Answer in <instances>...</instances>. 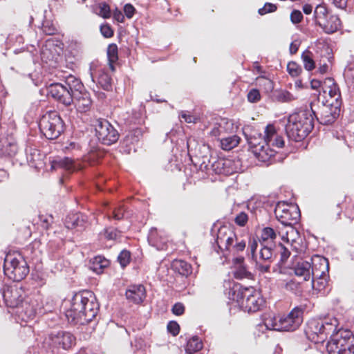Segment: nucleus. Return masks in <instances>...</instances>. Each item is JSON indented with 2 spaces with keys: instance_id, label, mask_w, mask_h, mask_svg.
Listing matches in <instances>:
<instances>
[{
  "instance_id": "49530a36",
  "label": "nucleus",
  "mask_w": 354,
  "mask_h": 354,
  "mask_svg": "<svg viewBox=\"0 0 354 354\" xmlns=\"http://www.w3.org/2000/svg\"><path fill=\"white\" fill-rule=\"evenodd\" d=\"M131 254L127 250H122L118 255V260L122 267H125L130 261Z\"/></svg>"
},
{
  "instance_id": "5701e85b",
  "label": "nucleus",
  "mask_w": 354,
  "mask_h": 354,
  "mask_svg": "<svg viewBox=\"0 0 354 354\" xmlns=\"http://www.w3.org/2000/svg\"><path fill=\"white\" fill-rule=\"evenodd\" d=\"M275 151L270 148V145L268 144H263L260 147L253 149V153L256 158L261 162L270 164V161L272 162L274 160Z\"/></svg>"
},
{
  "instance_id": "2eb2a0df",
  "label": "nucleus",
  "mask_w": 354,
  "mask_h": 354,
  "mask_svg": "<svg viewBox=\"0 0 354 354\" xmlns=\"http://www.w3.org/2000/svg\"><path fill=\"white\" fill-rule=\"evenodd\" d=\"M62 43L53 38L47 39L41 49V59L50 67H55L61 58Z\"/></svg>"
},
{
  "instance_id": "f704fd0d",
  "label": "nucleus",
  "mask_w": 354,
  "mask_h": 354,
  "mask_svg": "<svg viewBox=\"0 0 354 354\" xmlns=\"http://www.w3.org/2000/svg\"><path fill=\"white\" fill-rule=\"evenodd\" d=\"M301 59L304 68L307 71H312L315 67V62L312 57V53L308 50H305L301 55Z\"/></svg>"
},
{
  "instance_id": "393cba45",
  "label": "nucleus",
  "mask_w": 354,
  "mask_h": 354,
  "mask_svg": "<svg viewBox=\"0 0 354 354\" xmlns=\"http://www.w3.org/2000/svg\"><path fill=\"white\" fill-rule=\"evenodd\" d=\"M230 160H225L223 159H218L214 161L211 165L205 164L203 162L201 165V169H205L207 172L212 170L215 174H227L229 171L226 170L225 167L230 165Z\"/></svg>"
},
{
  "instance_id": "bb28decb",
  "label": "nucleus",
  "mask_w": 354,
  "mask_h": 354,
  "mask_svg": "<svg viewBox=\"0 0 354 354\" xmlns=\"http://www.w3.org/2000/svg\"><path fill=\"white\" fill-rule=\"evenodd\" d=\"M328 271H329V263L328 262V269L326 271L322 273L320 277H316L313 275L311 279L312 287L314 290L318 292H324L326 286L328 285Z\"/></svg>"
},
{
  "instance_id": "f03ea898",
  "label": "nucleus",
  "mask_w": 354,
  "mask_h": 354,
  "mask_svg": "<svg viewBox=\"0 0 354 354\" xmlns=\"http://www.w3.org/2000/svg\"><path fill=\"white\" fill-rule=\"evenodd\" d=\"M99 304L91 292L86 291L75 294L70 308L66 311L68 322L84 325L91 322L97 315Z\"/></svg>"
},
{
  "instance_id": "0e129e2a",
  "label": "nucleus",
  "mask_w": 354,
  "mask_h": 354,
  "mask_svg": "<svg viewBox=\"0 0 354 354\" xmlns=\"http://www.w3.org/2000/svg\"><path fill=\"white\" fill-rule=\"evenodd\" d=\"M303 19L302 13L299 10H293L290 14V20L293 24L301 22Z\"/></svg>"
},
{
  "instance_id": "2f4dec72",
  "label": "nucleus",
  "mask_w": 354,
  "mask_h": 354,
  "mask_svg": "<svg viewBox=\"0 0 354 354\" xmlns=\"http://www.w3.org/2000/svg\"><path fill=\"white\" fill-rule=\"evenodd\" d=\"M174 267L183 276H188L192 272V266L189 263L183 260H176L174 263Z\"/></svg>"
},
{
  "instance_id": "ea45409f",
  "label": "nucleus",
  "mask_w": 354,
  "mask_h": 354,
  "mask_svg": "<svg viewBox=\"0 0 354 354\" xmlns=\"http://www.w3.org/2000/svg\"><path fill=\"white\" fill-rule=\"evenodd\" d=\"M275 99L280 102H290L297 97L287 91H279L275 93Z\"/></svg>"
},
{
  "instance_id": "a19ab883",
  "label": "nucleus",
  "mask_w": 354,
  "mask_h": 354,
  "mask_svg": "<svg viewBox=\"0 0 354 354\" xmlns=\"http://www.w3.org/2000/svg\"><path fill=\"white\" fill-rule=\"evenodd\" d=\"M249 220L248 214L245 211L239 212L234 217V223L239 227H244L247 225Z\"/></svg>"
},
{
  "instance_id": "4be33fe9",
  "label": "nucleus",
  "mask_w": 354,
  "mask_h": 354,
  "mask_svg": "<svg viewBox=\"0 0 354 354\" xmlns=\"http://www.w3.org/2000/svg\"><path fill=\"white\" fill-rule=\"evenodd\" d=\"M125 295L129 301L138 304L145 299L146 290L142 285H132L126 290Z\"/></svg>"
},
{
  "instance_id": "aec40b11",
  "label": "nucleus",
  "mask_w": 354,
  "mask_h": 354,
  "mask_svg": "<svg viewBox=\"0 0 354 354\" xmlns=\"http://www.w3.org/2000/svg\"><path fill=\"white\" fill-rule=\"evenodd\" d=\"M264 133L263 143L277 148H281L283 147L284 140L283 137L277 134L275 128L273 125H268L265 129Z\"/></svg>"
},
{
  "instance_id": "a211bd4d",
  "label": "nucleus",
  "mask_w": 354,
  "mask_h": 354,
  "mask_svg": "<svg viewBox=\"0 0 354 354\" xmlns=\"http://www.w3.org/2000/svg\"><path fill=\"white\" fill-rule=\"evenodd\" d=\"M325 90L324 93L328 91V98L325 100L326 102L334 103L338 102L339 105L342 106V100L339 87L335 82L333 78L328 77L324 80V82Z\"/></svg>"
},
{
  "instance_id": "72a5a7b5",
  "label": "nucleus",
  "mask_w": 354,
  "mask_h": 354,
  "mask_svg": "<svg viewBox=\"0 0 354 354\" xmlns=\"http://www.w3.org/2000/svg\"><path fill=\"white\" fill-rule=\"evenodd\" d=\"M120 235V232L113 227H109L105 228L102 232L100 233L101 239H105L109 241L115 240Z\"/></svg>"
},
{
  "instance_id": "dca6fc26",
  "label": "nucleus",
  "mask_w": 354,
  "mask_h": 354,
  "mask_svg": "<svg viewBox=\"0 0 354 354\" xmlns=\"http://www.w3.org/2000/svg\"><path fill=\"white\" fill-rule=\"evenodd\" d=\"M304 308L301 306L295 307L285 317H280L281 330H295L303 322Z\"/></svg>"
},
{
  "instance_id": "a18cd8bd",
  "label": "nucleus",
  "mask_w": 354,
  "mask_h": 354,
  "mask_svg": "<svg viewBox=\"0 0 354 354\" xmlns=\"http://www.w3.org/2000/svg\"><path fill=\"white\" fill-rule=\"evenodd\" d=\"M99 12L97 14L104 19L111 17V10L109 6L106 3H101L98 6Z\"/></svg>"
},
{
  "instance_id": "052dcab7",
  "label": "nucleus",
  "mask_w": 354,
  "mask_h": 354,
  "mask_svg": "<svg viewBox=\"0 0 354 354\" xmlns=\"http://www.w3.org/2000/svg\"><path fill=\"white\" fill-rule=\"evenodd\" d=\"M168 331L174 336H176L180 331V326L176 322L171 321L167 324Z\"/></svg>"
},
{
  "instance_id": "0eeeda50",
  "label": "nucleus",
  "mask_w": 354,
  "mask_h": 354,
  "mask_svg": "<svg viewBox=\"0 0 354 354\" xmlns=\"http://www.w3.org/2000/svg\"><path fill=\"white\" fill-rule=\"evenodd\" d=\"M4 274L15 281H21L28 274L29 266L25 255L19 252L6 254L3 263Z\"/></svg>"
},
{
  "instance_id": "4468645a",
  "label": "nucleus",
  "mask_w": 354,
  "mask_h": 354,
  "mask_svg": "<svg viewBox=\"0 0 354 354\" xmlns=\"http://www.w3.org/2000/svg\"><path fill=\"white\" fill-rule=\"evenodd\" d=\"M2 296L6 305L10 308H17V313L22 312L19 310L21 304L22 305L21 308H24V305H27V303L23 302L25 291L20 283L4 286L2 290Z\"/></svg>"
},
{
  "instance_id": "6e6d98bb",
  "label": "nucleus",
  "mask_w": 354,
  "mask_h": 354,
  "mask_svg": "<svg viewBox=\"0 0 354 354\" xmlns=\"http://www.w3.org/2000/svg\"><path fill=\"white\" fill-rule=\"evenodd\" d=\"M277 10L276 5L271 3H265L264 6L259 8L258 12L261 15H264L267 13L273 12Z\"/></svg>"
},
{
  "instance_id": "774afa93",
  "label": "nucleus",
  "mask_w": 354,
  "mask_h": 354,
  "mask_svg": "<svg viewBox=\"0 0 354 354\" xmlns=\"http://www.w3.org/2000/svg\"><path fill=\"white\" fill-rule=\"evenodd\" d=\"M257 247H258V242H257V241L254 238L251 239L250 240V241H249L248 248L250 250V252H251V254H252V257H254V253H255V252H256V250L257 249Z\"/></svg>"
},
{
  "instance_id": "b1692460",
  "label": "nucleus",
  "mask_w": 354,
  "mask_h": 354,
  "mask_svg": "<svg viewBox=\"0 0 354 354\" xmlns=\"http://www.w3.org/2000/svg\"><path fill=\"white\" fill-rule=\"evenodd\" d=\"M326 34H333L337 31L341 26V21L338 16L329 15L324 19L319 21L318 25Z\"/></svg>"
},
{
  "instance_id": "6ab92c4d",
  "label": "nucleus",
  "mask_w": 354,
  "mask_h": 354,
  "mask_svg": "<svg viewBox=\"0 0 354 354\" xmlns=\"http://www.w3.org/2000/svg\"><path fill=\"white\" fill-rule=\"evenodd\" d=\"M287 227L288 229L285 234H281L280 232H279L278 234L283 241H286L288 243H290L291 247L296 252H302L303 248L299 245V242L302 241V239L299 236L297 230H295L292 225Z\"/></svg>"
},
{
  "instance_id": "8fccbe9b",
  "label": "nucleus",
  "mask_w": 354,
  "mask_h": 354,
  "mask_svg": "<svg viewBox=\"0 0 354 354\" xmlns=\"http://www.w3.org/2000/svg\"><path fill=\"white\" fill-rule=\"evenodd\" d=\"M42 30L46 35H53L56 32L57 29L51 22L46 21L42 25Z\"/></svg>"
},
{
  "instance_id": "603ef678",
  "label": "nucleus",
  "mask_w": 354,
  "mask_h": 354,
  "mask_svg": "<svg viewBox=\"0 0 354 354\" xmlns=\"http://www.w3.org/2000/svg\"><path fill=\"white\" fill-rule=\"evenodd\" d=\"M246 245V242L243 239H239L237 238V241L235 240L234 243L230 245V250L234 252H241L243 251Z\"/></svg>"
},
{
  "instance_id": "7c9ffc66",
  "label": "nucleus",
  "mask_w": 354,
  "mask_h": 354,
  "mask_svg": "<svg viewBox=\"0 0 354 354\" xmlns=\"http://www.w3.org/2000/svg\"><path fill=\"white\" fill-rule=\"evenodd\" d=\"M202 348V341L198 337L194 336L187 341L185 351L187 353L192 354L200 351Z\"/></svg>"
},
{
  "instance_id": "cd10ccee",
  "label": "nucleus",
  "mask_w": 354,
  "mask_h": 354,
  "mask_svg": "<svg viewBox=\"0 0 354 354\" xmlns=\"http://www.w3.org/2000/svg\"><path fill=\"white\" fill-rule=\"evenodd\" d=\"M110 264L109 260L102 256H96L90 261L89 268L96 274L103 272Z\"/></svg>"
},
{
  "instance_id": "37998d69",
  "label": "nucleus",
  "mask_w": 354,
  "mask_h": 354,
  "mask_svg": "<svg viewBox=\"0 0 354 354\" xmlns=\"http://www.w3.org/2000/svg\"><path fill=\"white\" fill-rule=\"evenodd\" d=\"M287 71L292 77H297L301 72V66L295 62H290L287 65Z\"/></svg>"
},
{
  "instance_id": "c756f323",
  "label": "nucleus",
  "mask_w": 354,
  "mask_h": 354,
  "mask_svg": "<svg viewBox=\"0 0 354 354\" xmlns=\"http://www.w3.org/2000/svg\"><path fill=\"white\" fill-rule=\"evenodd\" d=\"M240 142V138L233 135L221 139V146L223 150L230 151L236 147Z\"/></svg>"
},
{
  "instance_id": "7ed1b4c3",
  "label": "nucleus",
  "mask_w": 354,
  "mask_h": 354,
  "mask_svg": "<svg viewBox=\"0 0 354 354\" xmlns=\"http://www.w3.org/2000/svg\"><path fill=\"white\" fill-rule=\"evenodd\" d=\"M314 127V117L309 110H302L291 114L286 126L287 136L292 140L300 142Z\"/></svg>"
},
{
  "instance_id": "ddd939ff",
  "label": "nucleus",
  "mask_w": 354,
  "mask_h": 354,
  "mask_svg": "<svg viewBox=\"0 0 354 354\" xmlns=\"http://www.w3.org/2000/svg\"><path fill=\"white\" fill-rule=\"evenodd\" d=\"M95 136L103 145H111L115 143L119 138L118 131L105 119H97L94 124Z\"/></svg>"
},
{
  "instance_id": "4d7b16f0",
  "label": "nucleus",
  "mask_w": 354,
  "mask_h": 354,
  "mask_svg": "<svg viewBox=\"0 0 354 354\" xmlns=\"http://www.w3.org/2000/svg\"><path fill=\"white\" fill-rule=\"evenodd\" d=\"M285 288L286 290L292 292L295 294L300 292L299 290V283L296 282L293 280H290L286 283Z\"/></svg>"
},
{
  "instance_id": "4c0bfd02",
  "label": "nucleus",
  "mask_w": 354,
  "mask_h": 354,
  "mask_svg": "<svg viewBox=\"0 0 354 354\" xmlns=\"http://www.w3.org/2000/svg\"><path fill=\"white\" fill-rule=\"evenodd\" d=\"M277 236V233L272 227H264L261 232V243H266V242L269 240L273 241Z\"/></svg>"
},
{
  "instance_id": "13d9d810",
  "label": "nucleus",
  "mask_w": 354,
  "mask_h": 354,
  "mask_svg": "<svg viewBox=\"0 0 354 354\" xmlns=\"http://www.w3.org/2000/svg\"><path fill=\"white\" fill-rule=\"evenodd\" d=\"M279 252L281 255V262L285 263L287 259L289 258L290 252L287 248H286L283 245L279 244L278 246Z\"/></svg>"
},
{
  "instance_id": "9d476101",
  "label": "nucleus",
  "mask_w": 354,
  "mask_h": 354,
  "mask_svg": "<svg viewBox=\"0 0 354 354\" xmlns=\"http://www.w3.org/2000/svg\"><path fill=\"white\" fill-rule=\"evenodd\" d=\"M39 127L47 139L54 140L64 131V123L57 111H49L41 117Z\"/></svg>"
},
{
  "instance_id": "f8f14e48",
  "label": "nucleus",
  "mask_w": 354,
  "mask_h": 354,
  "mask_svg": "<svg viewBox=\"0 0 354 354\" xmlns=\"http://www.w3.org/2000/svg\"><path fill=\"white\" fill-rule=\"evenodd\" d=\"M274 214L277 220L284 226H292L297 223L300 218L299 207L284 201L277 204Z\"/></svg>"
},
{
  "instance_id": "9b49d317",
  "label": "nucleus",
  "mask_w": 354,
  "mask_h": 354,
  "mask_svg": "<svg viewBox=\"0 0 354 354\" xmlns=\"http://www.w3.org/2000/svg\"><path fill=\"white\" fill-rule=\"evenodd\" d=\"M76 338L70 332L60 330L52 333L44 341V346L48 347L53 353L59 348L68 350L75 344Z\"/></svg>"
},
{
  "instance_id": "338daca9",
  "label": "nucleus",
  "mask_w": 354,
  "mask_h": 354,
  "mask_svg": "<svg viewBox=\"0 0 354 354\" xmlns=\"http://www.w3.org/2000/svg\"><path fill=\"white\" fill-rule=\"evenodd\" d=\"M185 307L181 303H176L172 307V313L176 315H181L184 313Z\"/></svg>"
},
{
  "instance_id": "f3484780",
  "label": "nucleus",
  "mask_w": 354,
  "mask_h": 354,
  "mask_svg": "<svg viewBox=\"0 0 354 354\" xmlns=\"http://www.w3.org/2000/svg\"><path fill=\"white\" fill-rule=\"evenodd\" d=\"M235 240L237 241V236L230 228L225 226L219 228L216 241L220 250H230V245Z\"/></svg>"
},
{
  "instance_id": "09e8293b",
  "label": "nucleus",
  "mask_w": 354,
  "mask_h": 354,
  "mask_svg": "<svg viewBox=\"0 0 354 354\" xmlns=\"http://www.w3.org/2000/svg\"><path fill=\"white\" fill-rule=\"evenodd\" d=\"M251 276V273L248 272L245 267L240 266L234 272V277L236 279L249 278Z\"/></svg>"
},
{
  "instance_id": "39448f33",
  "label": "nucleus",
  "mask_w": 354,
  "mask_h": 354,
  "mask_svg": "<svg viewBox=\"0 0 354 354\" xmlns=\"http://www.w3.org/2000/svg\"><path fill=\"white\" fill-rule=\"evenodd\" d=\"M310 103V112L313 116L315 117L320 124L328 125L333 123L339 117L341 111V106L338 102H326L325 96L319 93L312 97Z\"/></svg>"
},
{
  "instance_id": "1a4fd4ad",
  "label": "nucleus",
  "mask_w": 354,
  "mask_h": 354,
  "mask_svg": "<svg viewBox=\"0 0 354 354\" xmlns=\"http://www.w3.org/2000/svg\"><path fill=\"white\" fill-rule=\"evenodd\" d=\"M312 263L307 261H299L295 266V274L304 281L310 280L313 275L320 277L328 269V259L316 256L312 259Z\"/></svg>"
},
{
  "instance_id": "c03bdc74",
  "label": "nucleus",
  "mask_w": 354,
  "mask_h": 354,
  "mask_svg": "<svg viewBox=\"0 0 354 354\" xmlns=\"http://www.w3.org/2000/svg\"><path fill=\"white\" fill-rule=\"evenodd\" d=\"M98 83L106 91H109L111 87V77L106 73H103L99 77Z\"/></svg>"
},
{
  "instance_id": "e2e57ef3",
  "label": "nucleus",
  "mask_w": 354,
  "mask_h": 354,
  "mask_svg": "<svg viewBox=\"0 0 354 354\" xmlns=\"http://www.w3.org/2000/svg\"><path fill=\"white\" fill-rule=\"evenodd\" d=\"M100 32L102 35L106 38L111 37L113 35V30L109 24L101 25Z\"/></svg>"
},
{
  "instance_id": "680f3d73",
  "label": "nucleus",
  "mask_w": 354,
  "mask_h": 354,
  "mask_svg": "<svg viewBox=\"0 0 354 354\" xmlns=\"http://www.w3.org/2000/svg\"><path fill=\"white\" fill-rule=\"evenodd\" d=\"M315 48L317 53H319V51L321 50V56H323L322 53L323 50H324L327 53L329 50L327 44L321 39L317 40V41L315 43Z\"/></svg>"
},
{
  "instance_id": "de8ad7c7",
  "label": "nucleus",
  "mask_w": 354,
  "mask_h": 354,
  "mask_svg": "<svg viewBox=\"0 0 354 354\" xmlns=\"http://www.w3.org/2000/svg\"><path fill=\"white\" fill-rule=\"evenodd\" d=\"M64 149L66 153L67 152H71L75 156H77L78 152L80 151V146L79 144L71 142L69 143L66 144V145L64 147Z\"/></svg>"
},
{
  "instance_id": "412c9836",
  "label": "nucleus",
  "mask_w": 354,
  "mask_h": 354,
  "mask_svg": "<svg viewBox=\"0 0 354 354\" xmlns=\"http://www.w3.org/2000/svg\"><path fill=\"white\" fill-rule=\"evenodd\" d=\"M148 241L158 250H163L166 248L167 239L162 232H158L156 228L152 227L148 234Z\"/></svg>"
},
{
  "instance_id": "473e14b6",
  "label": "nucleus",
  "mask_w": 354,
  "mask_h": 354,
  "mask_svg": "<svg viewBox=\"0 0 354 354\" xmlns=\"http://www.w3.org/2000/svg\"><path fill=\"white\" fill-rule=\"evenodd\" d=\"M245 138L247 140V142L253 152V149H257V147H260L261 145H263L264 143L263 142V138H261V134H258L257 133H254L252 135H250V136H248L245 135Z\"/></svg>"
},
{
  "instance_id": "423d86ee",
  "label": "nucleus",
  "mask_w": 354,
  "mask_h": 354,
  "mask_svg": "<svg viewBox=\"0 0 354 354\" xmlns=\"http://www.w3.org/2000/svg\"><path fill=\"white\" fill-rule=\"evenodd\" d=\"M337 324L335 318L311 319L308 322L305 333L310 341L315 344L323 343L328 337H333L337 332Z\"/></svg>"
},
{
  "instance_id": "6e6552de",
  "label": "nucleus",
  "mask_w": 354,
  "mask_h": 354,
  "mask_svg": "<svg viewBox=\"0 0 354 354\" xmlns=\"http://www.w3.org/2000/svg\"><path fill=\"white\" fill-rule=\"evenodd\" d=\"M328 354H354V335L348 330H339L326 344Z\"/></svg>"
},
{
  "instance_id": "20e7f679",
  "label": "nucleus",
  "mask_w": 354,
  "mask_h": 354,
  "mask_svg": "<svg viewBox=\"0 0 354 354\" xmlns=\"http://www.w3.org/2000/svg\"><path fill=\"white\" fill-rule=\"evenodd\" d=\"M230 299L242 310L248 313L257 312L264 304L261 292L253 287L242 288L236 286L230 292Z\"/></svg>"
},
{
  "instance_id": "c9c22d12",
  "label": "nucleus",
  "mask_w": 354,
  "mask_h": 354,
  "mask_svg": "<svg viewBox=\"0 0 354 354\" xmlns=\"http://www.w3.org/2000/svg\"><path fill=\"white\" fill-rule=\"evenodd\" d=\"M142 130L140 128H136L130 131L125 137L127 144H133L140 140L142 137Z\"/></svg>"
},
{
  "instance_id": "69168bd1",
  "label": "nucleus",
  "mask_w": 354,
  "mask_h": 354,
  "mask_svg": "<svg viewBox=\"0 0 354 354\" xmlns=\"http://www.w3.org/2000/svg\"><path fill=\"white\" fill-rule=\"evenodd\" d=\"M136 12L135 8L130 3H127L124 7V12L129 19L132 18Z\"/></svg>"
},
{
  "instance_id": "58836bf2",
  "label": "nucleus",
  "mask_w": 354,
  "mask_h": 354,
  "mask_svg": "<svg viewBox=\"0 0 354 354\" xmlns=\"http://www.w3.org/2000/svg\"><path fill=\"white\" fill-rule=\"evenodd\" d=\"M314 16L315 18V23L317 25L319 24V21L326 18L328 15L327 8L322 5H319L316 7Z\"/></svg>"
},
{
  "instance_id": "5fc2aeb1",
  "label": "nucleus",
  "mask_w": 354,
  "mask_h": 354,
  "mask_svg": "<svg viewBox=\"0 0 354 354\" xmlns=\"http://www.w3.org/2000/svg\"><path fill=\"white\" fill-rule=\"evenodd\" d=\"M219 124L223 132H231L234 130V123L232 120H229L227 119H222Z\"/></svg>"
},
{
  "instance_id": "a878e982",
  "label": "nucleus",
  "mask_w": 354,
  "mask_h": 354,
  "mask_svg": "<svg viewBox=\"0 0 354 354\" xmlns=\"http://www.w3.org/2000/svg\"><path fill=\"white\" fill-rule=\"evenodd\" d=\"M52 167L54 169L62 168L66 171H74L78 169L74 159L68 157L58 158L52 162Z\"/></svg>"
},
{
  "instance_id": "79ce46f5",
  "label": "nucleus",
  "mask_w": 354,
  "mask_h": 354,
  "mask_svg": "<svg viewBox=\"0 0 354 354\" xmlns=\"http://www.w3.org/2000/svg\"><path fill=\"white\" fill-rule=\"evenodd\" d=\"M107 56L110 62L118 60V46L115 44H109L107 48Z\"/></svg>"
},
{
  "instance_id": "c85d7f7f",
  "label": "nucleus",
  "mask_w": 354,
  "mask_h": 354,
  "mask_svg": "<svg viewBox=\"0 0 354 354\" xmlns=\"http://www.w3.org/2000/svg\"><path fill=\"white\" fill-rule=\"evenodd\" d=\"M274 258V252L272 245H268L263 243H261V249L259 252V259L264 262L271 263Z\"/></svg>"
},
{
  "instance_id": "f257e3e1",
  "label": "nucleus",
  "mask_w": 354,
  "mask_h": 354,
  "mask_svg": "<svg viewBox=\"0 0 354 354\" xmlns=\"http://www.w3.org/2000/svg\"><path fill=\"white\" fill-rule=\"evenodd\" d=\"M48 95L65 106L74 104L80 113L88 111L92 105L90 93L81 80L73 75L64 77L62 82L50 84Z\"/></svg>"
},
{
  "instance_id": "864d4df0",
  "label": "nucleus",
  "mask_w": 354,
  "mask_h": 354,
  "mask_svg": "<svg viewBox=\"0 0 354 354\" xmlns=\"http://www.w3.org/2000/svg\"><path fill=\"white\" fill-rule=\"evenodd\" d=\"M247 97L250 102L254 103L260 100L261 95L258 89L252 88L248 92Z\"/></svg>"
},
{
  "instance_id": "e433bc0d",
  "label": "nucleus",
  "mask_w": 354,
  "mask_h": 354,
  "mask_svg": "<svg viewBox=\"0 0 354 354\" xmlns=\"http://www.w3.org/2000/svg\"><path fill=\"white\" fill-rule=\"evenodd\" d=\"M280 318L269 315L264 319V324L269 330H281Z\"/></svg>"
},
{
  "instance_id": "bf43d9fd",
  "label": "nucleus",
  "mask_w": 354,
  "mask_h": 354,
  "mask_svg": "<svg viewBox=\"0 0 354 354\" xmlns=\"http://www.w3.org/2000/svg\"><path fill=\"white\" fill-rule=\"evenodd\" d=\"M125 208L124 205H119L113 211V218L115 220H120L124 216Z\"/></svg>"
},
{
  "instance_id": "3c124183",
  "label": "nucleus",
  "mask_w": 354,
  "mask_h": 354,
  "mask_svg": "<svg viewBox=\"0 0 354 354\" xmlns=\"http://www.w3.org/2000/svg\"><path fill=\"white\" fill-rule=\"evenodd\" d=\"M71 219H73V223H72L73 227H75V226L83 227L84 223L86 221L85 216L81 214H75L73 215V217L71 218Z\"/></svg>"
}]
</instances>
